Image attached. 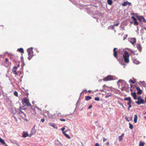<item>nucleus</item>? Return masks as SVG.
I'll list each match as a JSON object with an SVG mask.
<instances>
[{"instance_id":"1","label":"nucleus","mask_w":146,"mask_h":146,"mask_svg":"<svg viewBox=\"0 0 146 146\" xmlns=\"http://www.w3.org/2000/svg\"><path fill=\"white\" fill-rule=\"evenodd\" d=\"M123 56L124 58L125 62L126 63H128L129 62V54L128 52L125 51L123 54Z\"/></svg>"},{"instance_id":"2","label":"nucleus","mask_w":146,"mask_h":146,"mask_svg":"<svg viewBox=\"0 0 146 146\" xmlns=\"http://www.w3.org/2000/svg\"><path fill=\"white\" fill-rule=\"evenodd\" d=\"M32 49V48H29L27 50V52H28V54L29 56V57H28V59L29 60H30L33 56V51Z\"/></svg>"},{"instance_id":"3","label":"nucleus","mask_w":146,"mask_h":146,"mask_svg":"<svg viewBox=\"0 0 146 146\" xmlns=\"http://www.w3.org/2000/svg\"><path fill=\"white\" fill-rule=\"evenodd\" d=\"M22 103L23 105L27 106H31V104L29 102V100L28 99L26 98H24L22 100Z\"/></svg>"},{"instance_id":"4","label":"nucleus","mask_w":146,"mask_h":146,"mask_svg":"<svg viewBox=\"0 0 146 146\" xmlns=\"http://www.w3.org/2000/svg\"><path fill=\"white\" fill-rule=\"evenodd\" d=\"M137 99L138 100V101H135V103L138 104L140 105L144 103V100L141 98L140 96H138Z\"/></svg>"},{"instance_id":"5","label":"nucleus","mask_w":146,"mask_h":146,"mask_svg":"<svg viewBox=\"0 0 146 146\" xmlns=\"http://www.w3.org/2000/svg\"><path fill=\"white\" fill-rule=\"evenodd\" d=\"M135 16L140 22H146V20L143 16H139L137 14H136Z\"/></svg>"},{"instance_id":"6","label":"nucleus","mask_w":146,"mask_h":146,"mask_svg":"<svg viewBox=\"0 0 146 146\" xmlns=\"http://www.w3.org/2000/svg\"><path fill=\"white\" fill-rule=\"evenodd\" d=\"M113 79V78L112 76L109 75H108L107 77L103 79V80L104 81H106L108 80H110Z\"/></svg>"},{"instance_id":"7","label":"nucleus","mask_w":146,"mask_h":146,"mask_svg":"<svg viewBox=\"0 0 146 146\" xmlns=\"http://www.w3.org/2000/svg\"><path fill=\"white\" fill-rule=\"evenodd\" d=\"M118 85L119 86L120 85L121 87H122V86L123 85H125H125H126V83L125 81H122L121 80H119L118 81Z\"/></svg>"},{"instance_id":"8","label":"nucleus","mask_w":146,"mask_h":146,"mask_svg":"<svg viewBox=\"0 0 146 146\" xmlns=\"http://www.w3.org/2000/svg\"><path fill=\"white\" fill-rule=\"evenodd\" d=\"M136 89L137 91V93L138 94L140 95L142 94V91L140 89L139 86L136 87Z\"/></svg>"},{"instance_id":"9","label":"nucleus","mask_w":146,"mask_h":146,"mask_svg":"<svg viewBox=\"0 0 146 146\" xmlns=\"http://www.w3.org/2000/svg\"><path fill=\"white\" fill-rule=\"evenodd\" d=\"M124 100H128V102L127 103V104L128 105L131 104L132 101L131 98L130 97H128L125 98L124 99Z\"/></svg>"},{"instance_id":"10","label":"nucleus","mask_w":146,"mask_h":146,"mask_svg":"<svg viewBox=\"0 0 146 146\" xmlns=\"http://www.w3.org/2000/svg\"><path fill=\"white\" fill-rule=\"evenodd\" d=\"M131 94L134 100H136L137 99V95L135 92H131Z\"/></svg>"},{"instance_id":"11","label":"nucleus","mask_w":146,"mask_h":146,"mask_svg":"<svg viewBox=\"0 0 146 146\" xmlns=\"http://www.w3.org/2000/svg\"><path fill=\"white\" fill-rule=\"evenodd\" d=\"M136 42V39L134 38H131L130 40V42L133 45H134Z\"/></svg>"},{"instance_id":"12","label":"nucleus","mask_w":146,"mask_h":146,"mask_svg":"<svg viewBox=\"0 0 146 146\" xmlns=\"http://www.w3.org/2000/svg\"><path fill=\"white\" fill-rule=\"evenodd\" d=\"M117 49V48H114L113 50V55L116 58H117V52L116 51V50Z\"/></svg>"},{"instance_id":"13","label":"nucleus","mask_w":146,"mask_h":146,"mask_svg":"<svg viewBox=\"0 0 146 146\" xmlns=\"http://www.w3.org/2000/svg\"><path fill=\"white\" fill-rule=\"evenodd\" d=\"M136 47L141 52L142 49V48L141 45L140 44H137L136 45Z\"/></svg>"},{"instance_id":"14","label":"nucleus","mask_w":146,"mask_h":146,"mask_svg":"<svg viewBox=\"0 0 146 146\" xmlns=\"http://www.w3.org/2000/svg\"><path fill=\"white\" fill-rule=\"evenodd\" d=\"M124 134L122 133L121 135L118 137L119 141H121L123 139V137L124 136Z\"/></svg>"},{"instance_id":"15","label":"nucleus","mask_w":146,"mask_h":146,"mask_svg":"<svg viewBox=\"0 0 146 146\" xmlns=\"http://www.w3.org/2000/svg\"><path fill=\"white\" fill-rule=\"evenodd\" d=\"M28 136V134L27 133L24 132L23 134L22 137H26Z\"/></svg>"},{"instance_id":"16","label":"nucleus","mask_w":146,"mask_h":146,"mask_svg":"<svg viewBox=\"0 0 146 146\" xmlns=\"http://www.w3.org/2000/svg\"><path fill=\"white\" fill-rule=\"evenodd\" d=\"M62 133L64 134L66 137L69 139H70L71 138L70 136L68 135L65 133L64 131H63Z\"/></svg>"},{"instance_id":"17","label":"nucleus","mask_w":146,"mask_h":146,"mask_svg":"<svg viewBox=\"0 0 146 146\" xmlns=\"http://www.w3.org/2000/svg\"><path fill=\"white\" fill-rule=\"evenodd\" d=\"M122 87H121V86H119V88L121 89L122 91H124L125 90V85L122 86Z\"/></svg>"},{"instance_id":"18","label":"nucleus","mask_w":146,"mask_h":146,"mask_svg":"<svg viewBox=\"0 0 146 146\" xmlns=\"http://www.w3.org/2000/svg\"><path fill=\"white\" fill-rule=\"evenodd\" d=\"M145 144L144 142L140 141L139 142V146H144Z\"/></svg>"},{"instance_id":"19","label":"nucleus","mask_w":146,"mask_h":146,"mask_svg":"<svg viewBox=\"0 0 146 146\" xmlns=\"http://www.w3.org/2000/svg\"><path fill=\"white\" fill-rule=\"evenodd\" d=\"M135 118L134 119V121L135 123H136L137 121V116L136 115H134Z\"/></svg>"},{"instance_id":"20","label":"nucleus","mask_w":146,"mask_h":146,"mask_svg":"<svg viewBox=\"0 0 146 146\" xmlns=\"http://www.w3.org/2000/svg\"><path fill=\"white\" fill-rule=\"evenodd\" d=\"M18 50L19 52H21L22 53H24V51L23 49L22 48H20L18 49Z\"/></svg>"},{"instance_id":"21","label":"nucleus","mask_w":146,"mask_h":146,"mask_svg":"<svg viewBox=\"0 0 146 146\" xmlns=\"http://www.w3.org/2000/svg\"><path fill=\"white\" fill-rule=\"evenodd\" d=\"M133 62L134 64H139V62L138 60H137L136 59L134 60H133Z\"/></svg>"},{"instance_id":"22","label":"nucleus","mask_w":146,"mask_h":146,"mask_svg":"<svg viewBox=\"0 0 146 146\" xmlns=\"http://www.w3.org/2000/svg\"><path fill=\"white\" fill-rule=\"evenodd\" d=\"M92 98L90 96H86V97L85 100H88Z\"/></svg>"},{"instance_id":"23","label":"nucleus","mask_w":146,"mask_h":146,"mask_svg":"<svg viewBox=\"0 0 146 146\" xmlns=\"http://www.w3.org/2000/svg\"><path fill=\"white\" fill-rule=\"evenodd\" d=\"M107 2L109 5H111L112 3V0H108Z\"/></svg>"},{"instance_id":"24","label":"nucleus","mask_w":146,"mask_h":146,"mask_svg":"<svg viewBox=\"0 0 146 146\" xmlns=\"http://www.w3.org/2000/svg\"><path fill=\"white\" fill-rule=\"evenodd\" d=\"M128 3V2L127 1H125L122 4V5L123 6H126Z\"/></svg>"},{"instance_id":"25","label":"nucleus","mask_w":146,"mask_h":146,"mask_svg":"<svg viewBox=\"0 0 146 146\" xmlns=\"http://www.w3.org/2000/svg\"><path fill=\"white\" fill-rule=\"evenodd\" d=\"M0 142L4 145L5 144L4 141L1 137H0Z\"/></svg>"},{"instance_id":"26","label":"nucleus","mask_w":146,"mask_h":146,"mask_svg":"<svg viewBox=\"0 0 146 146\" xmlns=\"http://www.w3.org/2000/svg\"><path fill=\"white\" fill-rule=\"evenodd\" d=\"M49 124L54 129L57 128V127H56L54 125L53 123H49Z\"/></svg>"},{"instance_id":"27","label":"nucleus","mask_w":146,"mask_h":146,"mask_svg":"<svg viewBox=\"0 0 146 146\" xmlns=\"http://www.w3.org/2000/svg\"><path fill=\"white\" fill-rule=\"evenodd\" d=\"M35 125H34L32 129V131H33V133H35L36 132V130L35 129Z\"/></svg>"},{"instance_id":"28","label":"nucleus","mask_w":146,"mask_h":146,"mask_svg":"<svg viewBox=\"0 0 146 146\" xmlns=\"http://www.w3.org/2000/svg\"><path fill=\"white\" fill-rule=\"evenodd\" d=\"M58 142L56 143L57 144H58L59 146H62V144L60 142H59L58 141H57Z\"/></svg>"},{"instance_id":"29","label":"nucleus","mask_w":146,"mask_h":146,"mask_svg":"<svg viewBox=\"0 0 146 146\" xmlns=\"http://www.w3.org/2000/svg\"><path fill=\"white\" fill-rule=\"evenodd\" d=\"M129 128L131 129H133V125L131 123H129Z\"/></svg>"},{"instance_id":"30","label":"nucleus","mask_w":146,"mask_h":146,"mask_svg":"<svg viewBox=\"0 0 146 146\" xmlns=\"http://www.w3.org/2000/svg\"><path fill=\"white\" fill-rule=\"evenodd\" d=\"M14 94L16 97H18V92L16 91L14 92Z\"/></svg>"},{"instance_id":"31","label":"nucleus","mask_w":146,"mask_h":146,"mask_svg":"<svg viewBox=\"0 0 146 146\" xmlns=\"http://www.w3.org/2000/svg\"><path fill=\"white\" fill-rule=\"evenodd\" d=\"M134 25H138V22L136 21H135L134 23Z\"/></svg>"},{"instance_id":"32","label":"nucleus","mask_w":146,"mask_h":146,"mask_svg":"<svg viewBox=\"0 0 146 146\" xmlns=\"http://www.w3.org/2000/svg\"><path fill=\"white\" fill-rule=\"evenodd\" d=\"M129 81L131 82L132 84H134L136 82L135 81H133L131 79Z\"/></svg>"},{"instance_id":"33","label":"nucleus","mask_w":146,"mask_h":146,"mask_svg":"<svg viewBox=\"0 0 146 146\" xmlns=\"http://www.w3.org/2000/svg\"><path fill=\"white\" fill-rule=\"evenodd\" d=\"M100 98L99 97H95L94 98V100H95L99 101L100 100Z\"/></svg>"},{"instance_id":"34","label":"nucleus","mask_w":146,"mask_h":146,"mask_svg":"<svg viewBox=\"0 0 146 146\" xmlns=\"http://www.w3.org/2000/svg\"><path fill=\"white\" fill-rule=\"evenodd\" d=\"M18 68V67L15 66L13 67V69H12V70H16Z\"/></svg>"},{"instance_id":"35","label":"nucleus","mask_w":146,"mask_h":146,"mask_svg":"<svg viewBox=\"0 0 146 146\" xmlns=\"http://www.w3.org/2000/svg\"><path fill=\"white\" fill-rule=\"evenodd\" d=\"M13 73L15 75H17V73L16 72V70H12Z\"/></svg>"},{"instance_id":"36","label":"nucleus","mask_w":146,"mask_h":146,"mask_svg":"<svg viewBox=\"0 0 146 146\" xmlns=\"http://www.w3.org/2000/svg\"><path fill=\"white\" fill-rule=\"evenodd\" d=\"M111 96V94L106 95L105 96V98H108L109 97H110Z\"/></svg>"},{"instance_id":"37","label":"nucleus","mask_w":146,"mask_h":146,"mask_svg":"<svg viewBox=\"0 0 146 146\" xmlns=\"http://www.w3.org/2000/svg\"><path fill=\"white\" fill-rule=\"evenodd\" d=\"M131 18L133 20L135 21H137L136 19L133 16H132L131 17Z\"/></svg>"},{"instance_id":"38","label":"nucleus","mask_w":146,"mask_h":146,"mask_svg":"<svg viewBox=\"0 0 146 146\" xmlns=\"http://www.w3.org/2000/svg\"><path fill=\"white\" fill-rule=\"evenodd\" d=\"M21 107L19 109L20 111L21 112V113H23V114H24V115H25V113H23V111H22V110H21Z\"/></svg>"},{"instance_id":"39","label":"nucleus","mask_w":146,"mask_h":146,"mask_svg":"<svg viewBox=\"0 0 146 146\" xmlns=\"http://www.w3.org/2000/svg\"><path fill=\"white\" fill-rule=\"evenodd\" d=\"M129 50H130L131 52L133 54H134L135 52V51H132L131 49H129Z\"/></svg>"},{"instance_id":"40","label":"nucleus","mask_w":146,"mask_h":146,"mask_svg":"<svg viewBox=\"0 0 146 146\" xmlns=\"http://www.w3.org/2000/svg\"><path fill=\"white\" fill-rule=\"evenodd\" d=\"M60 120L61 121H65L66 120L65 119H60Z\"/></svg>"},{"instance_id":"41","label":"nucleus","mask_w":146,"mask_h":146,"mask_svg":"<svg viewBox=\"0 0 146 146\" xmlns=\"http://www.w3.org/2000/svg\"><path fill=\"white\" fill-rule=\"evenodd\" d=\"M106 140H107V139L106 138H105L104 137L103 138V142H105Z\"/></svg>"},{"instance_id":"42","label":"nucleus","mask_w":146,"mask_h":146,"mask_svg":"<svg viewBox=\"0 0 146 146\" xmlns=\"http://www.w3.org/2000/svg\"><path fill=\"white\" fill-rule=\"evenodd\" d=\"M119 23H117L116 24H115L114 25L115 26H117L119 25Z\"/></svg>"},{"instance_id":"43","label":"nucleus","mask_w":146,"mask_h":146,"mask_svg":"<svg viewBox=\"0 0 146 146\" xmlns=\"http://www.w3.org/2000/svg\"><path fill=\"white\" fill-rule=\"evenodd\" d=\"M45 119H42L41 120V121L43 123Z\"/></svg>"},{"instance_id":"44","label":"nucleus","mask_w":146,"mask_h":146,"mask_svg":"<svg viewBox=\"0 0 146 146\" xmlns=\"http://www.w3.org/2000/svg\"><path fill=\"white\" fill-rule=\"evenodd\" d=\"M65 128L64 127H63L61 129V130H62V131H63L65 130Z\"/></svg>"},{"instance_id":"45","label":"nucleus","mask_w":146,"mask_h":146,"mask_svg":"<svg viewBox=\"0 0 146 146\" xmlns=\"http://www.w3.org/2000/svg\"><path fill=\"white\" fill-rule=\"evenodd\" d=\"M95 146H99V145L98 143H96L95 145Z\"/></svg>"},{"instance_id":"46","label":"nucleus","mask_w":146,"mask_h":146,"mask_svg":"<svg viewBox=\"0 0 146 146\" xmlns=\"http://www.w3.org/2000/svg\"><path fill=\"white\" fill-rule=\"evenodd\" d=\"M92 105H90L89 107H88V108L90 109H91L92 108Z\"/></svg>"},{"instance_id":"47","label":"nucleus","mask_w":146,"mask_h":146,"mask_svg":"<svg viewBox=\"0 0 146 146\" xmlns=\"http://www.w3.org/2000/svg\"><path fill=\"white\" fill-rule=\"evenodd\" d=\"M57 115L58 116H61V113H58Z\"/></svg>"},{"instance_id":"48","label":"nucleus","mask_w":146,"mask_h":146,"mask_svg":"<svg viewBox=\"0 0 146 146\" xmlns=\"http://www.w3.org/2000/svg\"><path fill=\"white\" fill-rule=\"evenodd\" d=\"M106 145L108 146H109V142H108L106 143Z\"/></svg>"},{"instance_id":"49","label":"nucleus","mask_w":146,"mask_h":146,"mask_svg":"<svg viewBox=\"0 0 146 146\" xmlns=\"http://www.w3.org/2000/svg\"><path fill=\"white\" fill-rule=\"evenodd\" d=\"M131 3L128 2V4L129 5H131Z\"/></svg>"},{"instance_id":"50","label":"nucleus","mask_w":146,"mask_h":146,"mask_svg":"<svg viewBox=\"0 0 146 146\" xmlns=\"http://www.w3.org/2000/svg\"><path fill=\"white\" fill-rule=\"evenodd\" d=\"M129 108H130L131 107V104L129 105Z\"/></svg>"},{"instance_id":"51","label":"nucleus","mask_w":146,"mask_h":146,"mask_svg":"<svg viewBox=\"0 0 146 146\" xmlns=\"http://www.w3.org/2000/svg\"><path fill=\"white\" fill-rule=\"evenodd\" d=\"M8 60V59L7 58H6L5 59V61L6 62H7Z\"/></svg>"},{"instance_id":"52","label":"nucleus","mask_w":146,"mask_h":146,"mask_svg":"<svg viewBox=\"0 0 146 146\" xmlns=\"http://www.w3.org/2000/svg\"><path fill=\"white\" fill-rule=\"evenodd\" d=\"M126 37H124L123 38V40H125V39H126Z\"/></svg>"},{"instance_id":"53","label":"nucleus","mask_w":146,"mask_h":146,"mask_svg":"<svg viewBox=\"0 0 146 146\" xmlns=\"http://www.w3.org/2000/svg\"><path fill=\"white\" fill-rule=\"evenodd\" d=\"M144 117V118H145L146 119V116H145Z\"/></svg>"},{"instance_id":"54","label":"nucleus","mask_w":146,"mask_h":146,"mask_svg":"<svg viewBox=\"0 0 146 146\" xmlns=\"http://www.w3.org/2000/svg\"><path fill=\"white\" fill-rule=\"evenodd\" d=\"M91 90H89L88 91V92H91Z\"/></svg>"},{"instance_id":"55","label":"nucleus","mask_w":146,"mask_h":146,"mask_svg":"<svg viewBox=\"0 0 146 146\" xmlns=\"http://www.w3.org/2000/svg\"><path fill=\"white\" fill-rule=\"evenodd\" d=\"M145 103H146V97L145 98Z\"/></svg>"},{"instance_id":"56","label":"nucleus","mask_w":146,"mask_h":146,"mask_svg":"<svg viewBox=\"0 0 146 146\" xmlns=\"http://www.w3.org/2000/svg\"><path fill=\"white\" fill-rule=\"evenodd\" d=\"M127 35H126V37H126V38L127 37Z\"/></svg>"},{"instance_id":"57","label":"nucleus","mask_w":146,"mask_h":146,"mask_svg":"<svg viewBox=\"0 0 146 146\" xmlns=\"http://www.w3.org/2000/svg\"><path fill=\"white\" fill-rule=\"evenodd\" d=\"M129 108H129V107L128 108V110H129Z\"/></svg>"},{"instance_id":"58","label":"nucleus","mask_w":146,"mask_h":146,"mask_svg":"<svg viewBox=\"0 0 146 146\" xmlns=\"http://www.w3.org/2000/svg\"><path fill=\"white\" fill-rule=\"evenodd\" d=\"M21 109H23H23H24V108H21Z\"/></svg>"},{"instance_id":"59","label":"nucleus","mask_w":146,"mask_h":146,"mask_svg":"<svg viewBox=\"0 0 146 146\" xmlns=\"http://www.w3.org/2000/svg\"><path fill=\"white\" fill-rule=\"evenodd\" d=\"M19 67V65H18V67Z\"/></svg>"},{"instance_id":"60","label":"nucleus","mask_w":146,"mask_h":146,"mask_svg":"<svg viewBox=\"0 0 146 146\" xmlns=\"http://www.w3.org/2000/svg\"><path fill=\"white\" fill-rule=\"evenodd\" d=\"M130 86H131V87H132V85H131Z\"/></svg>"},{"instance_id":"61","label":"nucleus","mask_w":146,"mask_h":146,"mask_svg":"<svg viewBox=\"0 0 146 146\" xmlns=\"http://www.w3.org/2000/svg\"><path fill=\"white\" fill-rule=\"evenodd\" d=\"M130 91H132V90H131V89H130Z\"/></svg>"},{"instance_id":"62","label":"nucleus","mask_w":146,"mask_h":146,"mask_svg":"<svg viewBox=\"0 0 146 146\" xmlns=\"http://www.w3.org/2000/svg\"><path fill=\"white\" fill-rule=\"evenodd\" d=\"M112 27V28H113V27Z\"/></svg>"}]
</instances>
